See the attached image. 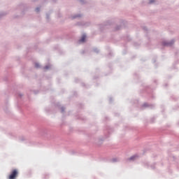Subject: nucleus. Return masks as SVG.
Masks as SVG:
<instances>
[{"label": "nucleus", "instance_id": "obj_1", "mask_svg": "<svg viewBox=\"0 0 179 179\" xmlns=\"http://www.w3.org/2000/svg\"><path fill=\"white\" fill-rule=\"evenodd\" d=\"M110 26H111V21H107L103 24L99 25L100 31H104L106 29H110Z\"/></svg>", "mask_w": 179, "mask_h": 179}, {"label": "nucleus", "instance_id": "obj_2", "mask_svg": "<svg viewBox=\"0 0 179 179\" xmlns=\"http://www.w3.org/2000/svg\"><path fill=\"white\" fill-rule=\"evenodd\" d=\"M156 107V105L154 103H148V102H145L143 105L141 106V110H145V108H148L149 110H153Z\"/></svg>", "mask_w": 179, "mask_h": 179}, {"label": "nucleus", "instance_id": "obj_3", "mask_svg": "<svg viewBox=\"0 0 179 179\" xmlns=\"http://www.w3.org/2000/svg\"><path fill=\"white\" fill-rule=\"evenodd\" d=\"M55 107L56 110H58L62 113V114H65V107L61 106V103L59 102H57L55 104Z\"/></svg>", "mask_w": 179, "mask_h": 179}, {"label": "nucleus", "instance_id": "obj_4", "mask_svg": "<svg viewBox=\"0 0 179 179\" xmlns=\"http://www.w3.org/2000/svg\"><path fill=\"white\" fill-rule=\"evenodd\" d=\"M16 98L17 100V104L19 109L22 108V103H20V100L23 98V94L22 93H17L16 94Z\"/></svg>", "mask_w": 179, "mask_h": 179}, {"label": "nucleus", "instance_id": "obj_5", "mask_svg": "<svg viewBox=\"0 0 179 179\" xmlns=\"http://www.w3.org/2000/svg\"><path fill=\"white\" fill-rule=\"evenodd\" d=\"M175 42L176 41L174 39H172L170 41H162V45L163 47H172V45H174Z\"/></svg>", "mask_w": 179, "mask_h": 179}, {"label": "nucleus", "instance_id": "obj_6", "mask_svg": "<svg viewBox=\"0 0 179 179\" xmlns=\"http://www.w3.org/2000/svg\"><path fill=\"white\" fill-rule=\"evenodd\" d=\"M19 175L17 169H13L8 176V179H16V177Z\"/></svg>", "mask_w": 179, "mask_h": 179}, {"label": "nucleus", "instance_id": "obj_7", "mask_svg": "<svg viewBox=\"0 0 179 179\" xmlns=\"http://www.w3.org/2000/svg\"><path fill=\"white\" fill-rule=\"evenodd\" d=\"M141 92V93H150L152 92V87L148 85H143V90Z\"/></svg>", "mask_w": 179, "mask_h": 179}, {"label": "nucleus", "instance_id": "obj_8", "mask_svg": "<svg viewBox=\"0 0 179 179\" xmlns=\"http://www.w3.org/2000/svg\"><path fill=\"white\" fill-rule=\"evenodd\" d=\"M18 8L22 11V15H24L26 10H27V6L26 4H20Z\"/></svg>", "mask_w": 179, "mask_h": 179}, {"label": "nucleus", "instance_id": "obj_9", "mask_svg": "<svg viewBox=\"0 0 179 179\" xmlns=\"http://www.w3.org/2000/svg\"><path fill=\"white\" fill-rule=\"evenodd\" d=\"M88 23L85 22H76V25L79 26L80 27H85V26H87Z\"/></svg>", "mask_w": 179, "mask_h": 179}, {"label": "nucleus", "instance_id": "obj_10", "mask_svg": "<svg viewBox=\"0 0 179 179\" xmlns=\"http://www.w3.org/2000/svg\"><path fill=\"white\" fill-rule=\"evenodd\" d=\"M131 104L134 106V107H139V100L138 99H133L131 101Z\"/></svg>", "mask_w": 179, "mask_h": 179}, {"label": "nucleus", "instance_id": "obj_11", "mask_svg": "<svg viewBox=\"0 0 179 179\" xmlns=\"http://www.w3.org/2000/svg\"><path fill=\"white\" fill-rule=\"evenodd\" d=\"M86 34H83L79 40V43H86Z\"/></svg>", "mask_w": 179, "mask_h": 179}, {"label": "nucleus", "instance_id": "obj_12", "mask_svg": "<svg viewBox=\"0 0 179 179\" xmlns=\"http://www.w3.org/2000/svg\"><path fill=\"white\" fill-rule=\"evenodd\" d=\"M113 131H114V129L111 127L106 126V132H108V135H110Z\"/></svg>", "mask_w": 179, "mask_h": 179}, {"label": "nucleus", "instance_id": "obj_13", "mask_svg": "<svg viewBox=\"0 0 179 179\" xmlns=\"http://www.w3.org/2000/svg\"><path fill=\"white\" fill-rule=\"evenodd\" d=\"M136 157H138V155H133L131 157H130L129 158L127 159V161L129 162H134L136 160Z\"/></svg>", "mask_w": 179, "mask_h": 179}, {"label": "nucleus", "instance_id": "obj_14", "mask_svg": "<svg viewBox=\"0 0 179 179\" xmlns=\"http://www.w3.org/2000/svg\"><path fill=\"white\" fill-rule=\"evenodd\" d=\"M78 17H82V15L80 14H75L73 16H71V19H78Z\"/></svg>", "mask_w": 179, "mask_h": 179}, {"label": "nucleus", "instance_id": "obj_15", "mask_svg": "<svg viewBox=\"0 0 179 179\" xmlns=\"http://www.w3.org/2000/svg\"><path fill=\"white\" fill-rule=\"evenodd\" d=\"M51 13H52V11L50 10L48 13H46V14H45L47 22H49V20H50V16H51Z\"/></svg>", "mask_w": 179, "mask_h": 179}, {"label": "nucleus", "instance_id": "obj_16", "mask_svg": "<svg viewBox=\"0 0 179 179\" xmlns=\"http://www.w3.org/2000/svg\"><path fill=\"white\" fill-rule=\"evenodd\" d=\"M6 15H8V12H0V20L6 16Z\"/></svg>", "mask_w": 179, "mask_h": 179}, {"label": "nucleus", "instance_id": "obj_17", "mask_svg": "<svg viewBox=\"0 0 179 179\" xmlns=\"http://www.w3.org/2000/svg\"><path fill=\"white\" fill-rule=\"evenodd\" d=\"M121 27H122L121 25H116V27L113 29V31H118V30H121Z\"/></svg>", "mask_w": 179, "mask_h": 179}, {"label": "nucleus", "instance_id": "obj_18", "mask_svg": "<svg viewBox=\"0 0 179 179\" xmlns=\"http://www.w3.org/2000/svg\"><path fill=\"white\" fill-rule=\"evenodd\" d=\"M92 51H93V52H95L96 54H99V52H100V50H99V48H93Z\"/></svg>", "mask_w": 179, "mask_h": 179}, {"label": "nucleus", "instance_id": "obj_19", "mask_svg": "<svg viewBox=\"0 0 179 179\" xmlns=\"http://www.w3.org/2000/svg\"><path fill=\"white\" fill-rule=\"evenodd\" d=\"M34 67H35L36 69H41V65H40V64H38V62H36V63H35V65H34Z\"/></svg>", "mask_w": 179, "mask_h": 179}, {"label": "nucleus", "instance_id": "obj_20", "mask_svg": "<svg viewBox=\"0 0 179 179\" xmlns=\"http://www.w3.org/2000/svg\"><path fill=\"white\" fill-rule=\"evenodd\" d=\"M171 100H173V101H177V100H178V97H177V96H174V95L171 96Z\"/></svg>", "mask_w": 179, "mask_h": 179}, {"label": "nucleus", "instance_id": "obj_21", "mask_svg": "<svg viewBox=\"0 0 179 179\" xmlns=\"http://www.w3.org/2000/svg\"><path fill=\"white\" fill-rule=\"evenodd\" d=\"M155 167H156V162L150 165V168L152 169V170H155Z\"/></svg>", "mask_w": 179, "mask_h": 179}, {"label": "nucleus", "instance_id": "obj_22", "mask_svg": "<svg viewBox=\"0 0 179 179\" xmlns=\"http://www.w3.org/2000/svg\"><path fill=\"white\" fill-rule=\"evenodd\" d=\"M51 68V66L50 65H46L43 67V69H45L46 71H48Z\"/></svg>", "mask_w": 179, "mask_h": 179}, {"label": "nucleus", "instance_id": "obj_23", "mask_svg": "<svg viewBox=\"0 0 179 179\" xmlns=\"http://www.w3.org/2000/svg\"><path fill=\"white\" fill-rule=\"evenodd\" d=\"M110 162H112V163H117V162H118V159L113 158L110 160Z\"/></svg>", "mask_w": 179, "mask_h": 179}, {"label": "nucleus", "instance_id": "obj_24", "mask_svg": "<svg viewBox=\"0 0 179 179\" xmlns=\"http://www.w3.org/2000/svg\"><path fill=\"white\" fill-rule=\"evenodd\" d=\"M81 86H83V87H86L87 89H89V85L87 86V85L85 84V83H81Z\"/></svg>", "mask_w": 179, "mask_h": 179}, {"label": "nucleus", "instance_id": "obj_25", "mask_svg": "<svg viewBox=\"0 0 179 179\" xmlns=\"http://www.w3.org/2000/svg\"><path fill=\"white\" fill-rule=\"evenodd\" d=\"M155 120H156V117H152L151 120H150V123L153 124V122H155Z\"/></svg>", "mask_w": 179, "mask_h": 179}, {"label": "nucleus", "instance_id": "obj_26", "mask_svg": "<svg viewBox=\"0 0 179 179\" xmlns=\"http://www.w3.org/2000/svg\"><path fill=\"white\" fill-rule=\"evenodd\" d=\"M78 2L82 3V5H85V3H86V1H85V0H78Z\"/></svg>", "mask_w": 179, "mask_h": 179}, {"label": "nucleus", "instance_id": "obj_27", "mask_svg": "<svg viewBox=\"0 0 179 179\" xmlns=\"http://www.w3.org/2000/svg\"><path fill=\"white\" fill-rule=\"evenodd\" d=\"M19 139H20V141L21 142H23V141H26V138H25L24 136L20 137Z\"/></svg>", "mask_w": 179, "mask_h": 179}, {"label": "nucleus", "instance_id": "obj_28", "mask_svg": "<svg viewBox=\"0 0 179 179\" xmlns=\"http://www.w3.org/2000/svg\"><path fill=\"white\" fill-rule=\"evenodd\" d=\"M98 141H99V142H101L99 143V145H101V143H103V141H104V138H99V139H98Z\"/></svg>", "mask_w": 179, "mask_h": 179}, {"label": "nucleus", "instance_id": "obj_29", "mask_svg": "<svg viewBox=\"0 0 179 179\" xmlns=\"http://www.w3.org/2000/svg\"><path fill=\"white\" fill-rule=\"evenodd\" d=\"M36 12L38 13L40 12V7H36L35 9Z\"/></svg>", "mask_w": 179, "mask_h": 179}, {"label": "nucleus", "instance_id": "obj_30", "mask_svg": "<svg viewBox=\"0 0 179 179\" xmlns=\"http://www.w3.org/2000/svg\"><path fill=\"white\" fill-rule=\"evenodd\" d=\"M33 92H34V94H38L40 91H38V90H34Z\"/></svg>", "mask_w": 179, "mask_h": 179}, {"label": "nucleus", "instance_id": "obj_31", "mask_svg": "<svg viewBox=\"0 0 179 179\" xmlns=\"http://www.w3.org/2000/svg\"><path fill=\"white\" fill-rule=\"evenodd\" d=\"M151 99L152 100H154V99H156V96H155V94H151Z\"/></svg>", "mask_w": 179, "mask_h": 179}, {"label": "nucleus", "instance_id": "obj_32", "mask_svg": "<svg viewBox=\"0 0 179 179\" xmlns=\"http://www.w3.org/2000/svg\"><path fill=\"white\" fill-rule=\"evenodd\" d=\"M43 178L44 179H48V174L43 175Z\"/></svg>", "mask_w": 179, "mask_h": 179}, {"label": "nucleus", "instance_id": "obj_33", "mask_svg": "<svg viewBox=\"0 0 179 179\" xmlns=\"http://www.w3.org/2000/svg\"><path fill=\"white\" fill-rule=\"evenodd\" d=\"M143 30H144V31H148V27H143Z\"/></svg>", "mask_w": 179, "mask_h": 179}, {"label": "nucleus", "instance_id": "obj_34", "mask_svg": "<svg viewBox=\"0 0 179 179\" xmlns=\"http://www.w3.org/2000/svg\"><path fill=\"white\" fill-rule=\"evenodd\" d=\"M134 47H139V43H136V42H135L134 43Z\"/></svg>", "mask_w": 179, "mask_h": 179}, {"label": "nucleus", "instance_id": "obj_35", "mask_svg": "<svg viewBox=\"0 0 179 179\" xmlns=\"http://www.w3.org/2000/svg\"><path fill=\"white\" fill-rule=\"evenodd\" d=\"M113 101H114V100L113 99V97H110L109 98V103H113Z\"/></svg>", "mask_w": 179, "mask_h": 179}, {"label": "nucleus", "instance_id": "obj_36", "mask_svg": "<svg viewBox=\"0 0 179 179\" xmlns=\"http://www.w3.org/2000/svg\"><path fill=\"white\" fill-rule=\"evenodd\" d=\"M78 107L79 108H83V105L82 103H80Z\"/></svg>", "mask_w": 179, "mask_h": 179}, {"label": "nucleus", "instance_id": "obj_37", "mask_svg": "<svg viewBox=\"0 0 179 179\" xmlns=\"http://www.w3.org/2000/svg\"><path fill=\"white\" fill-rule=\"evenodd\" d=\"M155 2V0H150L149 3H153Z\"/></svg>", "mask_w": 179, "mask_h": 179}, {"label": "nucleus", "instance_id": "obj_38", "mask_svg": "<svg viewBox=\"0 0 179 179\" xmlns=\"http://www.w3.org/2000/svg\"><path fill=\"white\" fill-rule=\"evenodd\" d=\"M79 120H82L83 121H85V117H80Z\"/></svg>", "mask_w": 179, "mask_h": 179}, {"label": "nucleus", "instance_id": "obj_39", "mask_svg": "<svg viewBox=\"0 0 179 179\" xmlns=\"http://www.w3.org/2000/svg\"><path fill=\"white\" fill-rule=\"evenodd\" d=\"M3 80H4V82H8V78H7V77L4 78H3Z\"/></svg>", "mask_w": 179, "mask_h": 179}, {"label": "nucleus", "instance_id": "obj_40", "mask_svg": "<svg viewBox=\"0 0 179 179\" xmlns=\"http://www.w3.org/2000/svg\"><path fill=\"white\" fill-rule=\"evenodd\" d=\"M75 82H76V83H78L79 82V79L76 78V79H75Z\"/></svg>", "mask_w": 179, "mask_h": 179}, {"label": "nucleus", "instance_id": "obj_41", "mask_svg": "<svg viewBox=\"0 0 179 179\" xmlns=\"http://www.w3.org/2000/svg\"><path fill=\"white\" fill-rule=\"evenodd\" d=\"M45 110L46 111V113H50V109L48 108H45Z\"/></svg>", "mask_w": 179, "mask_h": 179}, {"label": "nucleus", "instance_id": "obj_42", "mask_svg": "<svg viewBox=\"0 0 179 179\" xmlns=\"http://www.w3.org/2000/svg\"><path fill=\"white\" fill-rule=\"evenodd\" d=\"M62 15L59 13L58 14H57V17H61Z\"/></svg>", "mask_w": 179, "mask_h": 179}, {"label": "nucleus", "instance_id": "obj_43", "mask_svg": "<svg viewBox=\"0 0 179 179\" xmlns=\"http://www.w3.org/2000/svg\"><path fill=\"white\" fill-rule=\"evenodd\" d=\"M154 83H155V85H157V80L155 79L154 80Z\"/></svg>", "mask_w": 179, "mask_h": 179}, {"label": "nucleus", "instance_id": "obj_44", "mask_svg": "<svg viewBox=\"0 0 179 179\" xmlns=\"http://www.w3.org/2000/svg\"><path fill=\"white\" fill-rule=\"evenodd\" d=\"M127 41H131V38H129V36H127Z\"/></svg>", "mask_w": 179, "mask_h": 179}, {"label": "nucleus", "instance_id": "obj_45", "mask_svg": "<svg viewBox=\"0 0 179 179\" xmlns=\"http://www.w3.org/2000/svg\"><path fill=\"white\" fill-rule=\"evenodd\" d=\"M93 79L94 80V79H99V76H94V78H93Z\"/></svg>", "mask_w": 179, "mask_h": 179}, {"label": "nucleus", "instance_id": "obj_46", "mask_svg": "<svg viewBox=\"0 0 179 179\" xmlns=\"http://www.w3.org/2000/svg\"><path fill=\"white\" fill-rule=\"evenodd\" d=\"M73 94H74V96H78V92H74Z\"/></svg>", "mask_w": 179, "mask_h": 179}, {"label": "nucleus", "instance_id": "obj_47", "mask_svg": "<svg viewBox=\"0 0 179 179\" xmlns=\"http://www.w3.org/2000/svg\"><path fill=\"white\" fill-rule=\"evenodd\" d=\"M111 52H110L109 53H108V57H111Z\"/></svg>", "mask_w": 179, "mask_h": 179}, {"label": "nucleus", "instance_id": "obj_48", "mask_svg": "<svg viewBox=\"0 0 179 179\" xmlns=\"http://www.w3.org/2000/svg\"><path fill=\"white\" fill-rule=\"evenodd\" d=\"M74 154H75V151L73 150L71 152V155H74Z\"/></svg>", "mask_w": 179, "mask_h": 179}, {"label": "nucleus", "instance_id": "obj_49", "mask_svg": "<svg viewBox=\"0 0 179 179\" xmlns=\"http://www.w3.org/2000/svg\"><path fill=\"white\" fill-rule=\"evenodd\" d=\"M108 138V135H105V139H107Z\"/></svg>", "mask_w": 179, "mask_h": 179}, {"label": "nucleus", "instance_id": "obj_50", "mask_svg": "<svg viewBox=\"0 0 179 179\" xmlns=\"http://www.w3.org/2000/svg\"><path fill=\"white\" fill-rule=\"evenodd\" d=\"M145 36H146V37L148 38V40L150 39V38L149 36H148V34H146Z\"/></svg>", "mask_w": 179, "mask_h": 179}, {"label": "nucleus", "instance_id": "obj_51", "mask_svg": "<svg viewBox=\"0 0 179 179\" xmlns=\"http://www.w3.org/2000/svg\"><path fill=\"white\" fill-rule=\"evenodd\" d=\"M153 63H154V64L156 63V59H153Z\"/></svg>", "mask_w": 179, "mask_h": 179}, {"label": "nucleus", "instance_id": "obj_52", "mask_svg": "<svg viewBox=\"0 0 179 179\" xmlns=\"http://www.w3.org/2000/svg\"><path fill=\"white\" fill-rule=\"evenodd\" d=\"M38 0H32V2H37Z\"/></svg>", "mask_w": 179, "mask_h": 179}, {"label": "nucleus", "instance_id": "obj_53", "mask_svg": "<svg viewBox=\"0 0 179 179\" xmlns=\"http://www.w3.org/2000/svg\"><path fill=\"white\" fill-rule=\"evenodd\" d=\"M178 108H179V106H178V108H173V110H178Z\"/></svg>", "mask_w": 179, "mask_h": 179}, {"label": "nucleus", "instance_id": "obj_54", "mask_svg": "<svg viewBox=\"0 0 179 179\" xmlns=\"http://www.w3.org/2000/svg\"><path fill=\"white\" fill-rule=\"evenodd\" d=\"M115 115L118 116V115H120V114L115 113Z\"/></svg>", "mask_w": 179, "mask_h": 179}, {"label": "nucleus", "instance_id": "obj_55", "mask_svg": "<svg viewBox=\"0 0 179 179\" xmlns=\"http://www.w3.org/2000/svg\"><path fill=\"white\" fill-rule=\"evenodd\" d=\"M81 54H85V50H83V52H81Z\"/></svg>", "mask_w": 179, "mask_h": 179}, {"label": "nucleus", "instance_id": "obj_56", "mask_svg": "<svg viewBox=\"0 0 179 179\" xmlns=\"http://www.w3.org/2000/svg\"><path fill=\"white\" fill-rule=\"evenodd\" d=\"M44 3H45V2H48V0H44V1H43Z\"/></svg>", "mask_w": 179, "mask_h": 179}, {"label": "nucleus", "instance_id": "obj_57", "mask_svg": "<svg viewBox=\"0 0 179 179\" xmlns=\"http://www.w3.org/2000/svg\"><path fill=\"white\" fill-rule=\"evenodd\" d=\"M164 86H165V87H167V83H166Z\"/></svg>", "mask_w": 179, "mask_h": 179}, {"label": "nucleus", "instance_id": "obj_58", "mask_svg": "<svg viewBox=\"0 0 179 179\" xmlns=\"http://www.w3.org/2000/svg\"><path fill=\"white\" fill-rule=\"evenodd\" d=\"M105 119H106V120H108V117H106Z\"/></svg>", "mask_w": 179, "mask_h": 179}, {"label": "nucleus", "instance_id": "obj_59", "mask_svg": "<svg viewBox=\"0 0 179 179\" xmlns=\"http://www.w3.org/2000/svg\"><path fill=\"white\" fill-rule=\"evenodd\" d=\"M134 76H138V75H137L136 73H134Z\"/></svg>", "mask_w": 179, "mask_h": 179}, {"label": "nucleus", "instance_id": "obj_60", "mask_svg": "<svg viewBox=\"0 0 179 179\" xmlns=\"http://www.w3.org/2000/svg\"><path fill=\"white\" fill-rule=\"evenodd\" d=\"M53 2H55V0H53Z\"/></svg>", "mask_w": 179, "mask_h": 179}, {"label": "nucleus", "instance_id": "obj_61", "mask_svg": "<svg viewBox=\"0 0 179 179\" xmlns=\"http://www.w3.org/2000/svg\"><path fill=\"white\" fill-rule=\"evenodd\" d=\"M15 17H17V16H15Z\"/></svg>", "mask_w": 179, "mask_h": 179}]
</instances>
